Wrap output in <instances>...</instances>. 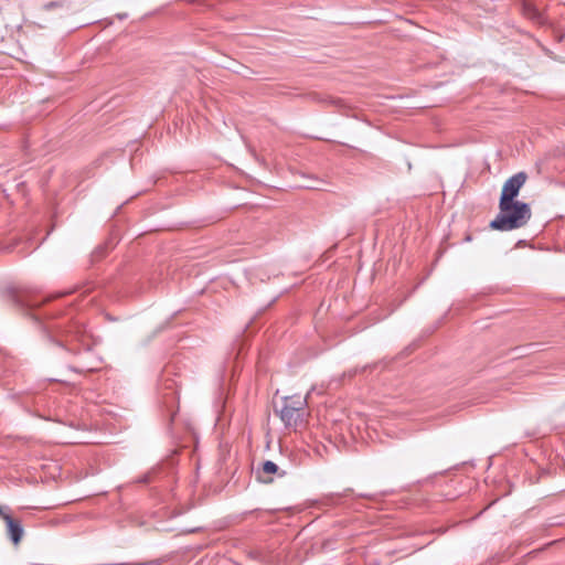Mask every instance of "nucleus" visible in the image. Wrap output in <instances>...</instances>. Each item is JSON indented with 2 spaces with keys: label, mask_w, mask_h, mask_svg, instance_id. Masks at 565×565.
<instances>
[{
  "label": "nucleus",
  "mask_w": 565,
  "mask_h": 565,
  "mask_svg": "<svg viewBox=\"0 0 565 565\" xmlns=\"http://www.w3.org/2000/svg\"><path fill=\"white\" fill-rule=\"evenodd\" d=\"M308 395L301 396L295 394L285 396L281 399L280 406L275 407L276 414L279 416L284 426L287 429L297 430L303 427L307 423L308 412Z\"/></svg>",
  "instance_id": "2"
},
{
  "label": "nucleus",
  "mask_w": 565,
  "mask_h": 565,
  "mask_svg": "<svg viewBox=\"0 0 565 565\" xmlns=\"http://www.w3.org/2000/svg\"><path fill=\"white\" fill-rule=\"evenodd\" d=\"M1 518L4 520L8 529V535L13 544H19L23 537L24 531L19 520L13 519L10 514L2 513Z\"/></svg>",
  "instance_id": "3"
},
{
  "label": "nucleus",
  "mask_w": 565,
  "mask_h": 565,
  "mask_svg": "<svg viewBox=\"0 0 565 565\" xmlns=\"http://www.w3.org/2000/svg\"><path fill=\"white\" fill-rule=\"evenodd\" d=\"M50 345L52 350L70 352L73 354L78 352V349L71 344V339H68V337L65 340H55L50 338Z\"/></svg>",
  "instance_id": "4"
},
{
  "label": "nucleus",
  "mask_w": 565,
  "mask_h": 565,
  "mask_svg": "<svg viewBox=\"0 0 565 565\" xmlns=\"http://www.w3.org/2000/svg\"><path fill=\"white\" fill-rule=\"evenodd\" d=\"M259 479L264 482H270L273 480L270 477L264 478L263 476H259Z\"/></svg>",
  "instance_id": "8"
},
{
  "label": "nucleus",
  "mask_w": 565,
  "mask_h": 565,
  "mask_svg": "<svg viewBox=\"0 0 565 565\" xmlns=\"http://www.w3.org/2000/svg\"><path fill=\"white\" fill-rule=\"evenodd\" d=\"M278 471V466L270 461V460H266L263 466H262V470L260 472L264 473V475H274Z\"/></svg>",
  "instance_id": "6"
},
{
  "label": "nucleus",
  "mask_w": 565,
  "mask_h": 565,
  "mask_svg": "<svg viewBox=\"0 0 565 565\" xmlns=\"http://www.w3.org/2000/svg\"><path fill=\"white\" fill-rule=\"evenodd\" d=\"M522 8L525 17L534 21L540 20V12L531 2L524 1Z\"/></svg>",
  "instance_id": "5"
},
{
  "label": "nucleus",
  "mask_w": 565,
  "mask_h": 565,
  "mask_svg": "<svg viewBox=\"0 0 565 565\" xmlns=\"http://www.w3.org/2000/svg\"><path fill=\"white\" fill-rule=\"evenodd\" d=\"M526 180L527 174L521 171L504 182L499 201L500 213L490 222L492 230L512 231L523 227L530 221L532 216L530 205L514 200Z\"/></svg>",
  "instance_id": "1"
},
{
  "label": "nucleus",
  "mask_w": 565,
  "mask_h": 565,
  "mask_svg": "<svg viewBox=\"0 0 565 565\" xmlns=\"http://www.w3.org/2000/svg\"><path fill=\"white\" fill-rule=\"evenodd\" d=\"M15 302H17L18 305H20V306H32V305H31V303H29V302H24V301H22L20 298H17V299H15Z\"/></svg>",
  "instance_id": "7"
}]
</instances>
